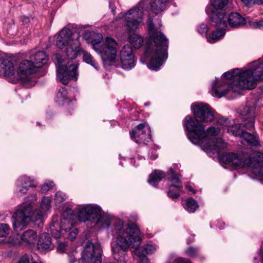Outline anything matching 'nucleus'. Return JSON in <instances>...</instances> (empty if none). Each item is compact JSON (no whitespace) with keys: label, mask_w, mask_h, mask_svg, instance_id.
Wrapping results in <instances>:
<instances>
[{"label":"nucleus","mask_w":263,"mask_h":263,"mask_svg":"<svg viewBox=\"0 0 263 263\" xmlns=\"http://www.w3.org/2000/svg\"><path fill=\"white\" fill-rule=\"evenodd\" d=\"M112 234L116 237V244L112 246L114 258L120 263L128 260L127 251L130 248L134 249V254L138 257H146V255L154 254L157 250L156 245L151 243L140 247L142 241L140 230L135 224H126L119 219L114 224Z\"/></svg>","instance_id":"nucleus-1"},{"label":"nucleus","mask_w":263,"mask_h":263,"mask_svg":"<svg viewBox=\"0 0 263 263\" xmlns=\"http://www.w3.org/2000/svg\"><path fill=\"white\" fill-rule=\"evenodd\" d=\"M183 125L188 131L187 136L190 141L200 145L203 151L217 153L219 149L223 147L222 141L214 137L221 133L220 127L215 124L205 130V127L201 123H195L190 116L185 117Z\"/></svg>","instance_id":"nucleus-2"},{"label":"nucleus","mask_w":263,"mask_h":263,"mask_svg":"<svg viewBox=\"0 0 263 263\" xmlns=\"http://www.w3.org/2000/svg\"><path fill=\"white\" fill-rule=\"evenodd\" d=\"M233 82L236 89H253L259 81H263L262 67H253L246 69L236 68L226 72Z\"/></svg>","instance_id":"nucleus-3"},{"label":"nucleus","mask_w":263,"mask_h":263,"mask_svg":"<svg viewBox=\"0 0 263 263\" xmlns=\"http://www.w3.org/2000/svg\"><path fill=\"white\" fill-rule=\"evenodd\" d=\"M221 159L235 167H252L256 175L263 176V153L256 152L250 156L242 154L226 153Z\"/></svg>","instance_id":"nucleus-4"},{"label":"nucleus","mask_w":263,"mask_h":263,"mask_svg":"<svg viewBox=\"0 0 263 263\" xmlns=\"http://www.w3.org/2000/svg\"><path fill=\"white\" fill-rule=\"evenodd\" d=\"M147 27L149 36L156 46L155 52L151 59L149 66H162L167 59L168 41L165 35L154 27L153 19L149 17Z\"/></svg>","instance_id":"nucleus-5"},{"label":"nucleus","mask_w":263,"mask_h":263,"mask_svg":"<svg viewBox=\"0 0 263 263\" xmlns=\"http://www.w3.org/2000/svg\"><path fill=\"white\" fill-rule=\"evenodd\" d=\"M37 199L36 194H30L24 198L23 203L17 206L12 216L15 231L22 230L31 220H34L35 215L33 212V206Z\"/></svg>","instance_id":"nucleus-6"},{"label":"nucleus","mask_w":263,"mask_h":263,"mask_svg":"<svg viewBox=\"0 0 263 263\" xmlns=\"http://www.w3.org/2000/svg\"><path fill=\"white\" fill-rule=\"evenodd\" d=\"M79 38L78 33H73L69 28H64L59 33L56 45L58 48H64L68 58L73 59L81 51Z\"/></svg>","instance_id":"nucleus-7"},{"label":"nucleus","mask_w":263,"mask_h":263,"mask_svg":"<svg viewBox=\"0 0 263 263\" xmlns=\"http://www.w3.org/2000/svg\"><path fill=\"white\" fill-rule=\"evenodd\" d=\"M78 217L80 221L90 222V227L100 224L102 228H108L111 223V218L107 215H102L101 208L95 205L87 204L78 211Z\"/></svg>","instance_id":"nucleus-8"},{"label":"nucleus","mask_w":263,"mask_h":263,"mask_svg":"<svg viewBox=\"0 0 263 263\" xmlns=\"http://www.w3.org/2000/svg\"><path fill=\"white\" fill-rule=\"evenodd\" d=\"M47 71L45 67H0V76H13L14 78L20 79L24 83L31 80L32 74L43 76Z\"/></svg>","instance_id":"nucleus-9"},{"label":"nucleus","mask_w":263,"mask_h":263,"mask_svg":"<svg viewBox=\"0 0 263 263\" xmlns=\"http://www.w3.org/2000/svg\"><path fill=\"white\" fill-rule=\"evenodd\" d=\"M148 0H141L137 6L133 7L126 13H120L119 18H124L126 26L129 31L137 30L143 24L144 11H147Z\"/></svg>","instance_id":"nucleus-10"},{"label":"nucleus","mask_w":263,"mask_h":263,"mask_svg":"<svg viewBox=\"0 0 263 263\" xmlns=\"http://www.w3.org/2000/svg\"><path fill=\"white\" fill-rule=\"evenodd\" d=\"M224 73L220 78H215L211 84L210 93L213 97L221 98L229 93L231 91L236 92V89L232 82V79Z\"/></svg>","instance_id":"nucleus-11"},{"label":"nucleus","mask_w":263,"mask_h":263,"mask_svg":"<svg viewBox=\"0 0 263 263\" xmlns=\"http://www.w3.org/2000/svg\"><path fill=\"white\" fill-rule=\"evenodd\" d=\"M92 45L93 49L100 54L103 61L113 62L115 60L118 44L115 39L106 37L105 43L102 46L95 41H92Z\"/></svg>","instance_id":"nucleus-12"},{"label":"nucleus","mask_w":263,"mask_h":263,"mask_svg":"<svg viewBox=\"0 0 263 263\" xmlns=\"http://www.w3.org/2000/svg\"><path fill=\"white\" fill-rule=\"evenodd\" d=\"M75 222V216L72 213V211L70 208L66 209L62 214V219L60 222V230H58V223L55 221H53L50 229L51 233L55 238H59L64 234L70 230Z\"/></svg>","instance_id":"nucleus-13"},{"label":"nucleus","mask_w":263,"mask_h":263,"mask_svg":"<svg viewBox=\"0 0 263 263\" xmlns=\"http://www.w3.org/2000/svg\"><path fill=\"white\" fill-rule=\"evenodd\" d=\"M191 108L197 123L210 122L214 120V111L208 104L202 102L195 103L192 104Z\"/></svg>","instance_id":"nucleus-14"},{"label":"nucleus","mask_w":263,"mask_h":263,"mask_svg":"<svg viewBox=\"0 0 263 263\" xmlns=\"http://www.w3.org/2000/svg\"><path fill=\"white\" fill-rule=\"evenodd\" d=\"M55 72L57 82L64 85L76 81L79 76L78 67H56Z\"/></svg>","instance_id":"nucleus-15"},{"label":"nucleus","mask_w":263,"mask_h":263,"mask_svg":"<svg viewBox=\"0 0 263 263\" xmlns=\"http://www.w3.org/2000/svg\"><path fill=\"white\" fill-rule=\"evenodd\" d=\"M130 135L131 138L136 142L145 143L151 139V129L145 124H140L137 125L136 130H133Z\"/></svg>","instance_id":"nucleus-16"},{"label":"nucleus","mask_w":263,"mask_h":263,"mask_svg":"<svg viewBox=\"0 0 263 263\" xmlns=\"http://www.w3.org/2000/svg\"><path fill=\"white\" fill-rule=\"evenodd\" d=\"M169 180L171 182V185L169 187L168 195L172 198H178L183 188L180 179L178 175L175 173L172 168L169 170Z\"/></svg>","instance_id":"nucleus-17"},{"label":"nucleus","mask_w":263,"mask_h":263,"mask_svg":"<svg viewBox=\"0 0 263 263\" xmlns=\"http://www.w3.org/2000/svg\"><path fill=\"white\" fill-rule=\"evenodd\" d=\"M209 16L213 26L220 29L227 27V17H225V10L212 9L209 13Z\"/></svg>","instance_id":"nucleus-18"},{"label":"nucleus","mask_w":263,"mask_h":263,"mask_svg":"<svg viewBox=\"0 0 263 263\" xmlns=\"http://www.w3.org/2000/svg\"><path fill=\"white\" fill-rule=\"evenodd\" d=\"M29 60H24L21 62L22 66H43L48 63L49 61L48 56L44 51H39L35 53L33 55L29 57Z\"/></svg>","instance_id":"nucleus-19"},{"label":"nucleus","mask_w":263,"mask_h":263,"mask_svg":"<svg viewBox=\"0 0 263 263\" xmlns=\"http://www.w3.org/2000/svg\"><path fill=\"white\" fill-rule=\"evenodd\" d=\"M122 66H132L136 64V60L130 46L125 45L120 51Z\"/></svg>","instance_id":"nucleus-20"},{"label":"nucleus","mask_w":263,"mask_h":263,"mask_svg":"<svg viewBox=\"0 0 263 263\" xmlns=\"http://www.w3.org/2000/svg\"><path fill=\"white\" fill-rule=\"evenodd\" d=\"M51 208L50 198L48 197H43L42 199L40 208L34 211V215H35L34 220L44 218L50 210Z\"/></svg>","instance_id":"nucleus-21"},{"label":"nucleus","mask_w":263,"mask_h":263,"mask_svg":"<svg viewBox=\"0 0 263 263\" xmlns=\"http://www.w3.org/2000/svg\"><path fill=\"white\" fill-rule=\"evenodd\" d=\"M227 24L232 28H239L243 26L246 20L241 15L237 12H232L227 18Z\"/></svg>","instance_id":"nucleus-22"},{"label":"nucleus","mask_w":263,"mask_h":263,"mask_svg":"<svg viewBox=\"0 0 263 263\" xmlns=\"http://www.w3.org/2000/svg\"><path fill=\"white\" fill-rule=\"evenodd\" d=\"M147 11L151 9L156 14H158L165 9L168 0H148Z\"/></svg>","instance_id":"nucleus-23"},{"label":"nucleus","mask_w":263,"mask_h":263,"mask_svg":"<svg viewBox=\"0 0 263 263\" xmlns=\"http://www.w3.org/2000/svg\"><path fill=\"white\" fill-rule=\"evenodd\" d=\"M37 247L42 251L50 249L51 247V238L50 235L47 233L42 234L39 238Z\"/></svg>","instance_id":"nucleus-24"},{"label":"nucleus","mask_w":263,"mask_h":263,"mask_svg":"<svg viewBox=\"0 0 263 263\" xmlns=\"http://www.w3.org/2000/svg\"><path fill=\"white\" fill-rule=\"evenodd\" d=\"M241 138L242 140L246 141L248 144L251 146L256 147H260L261 146L259 137L256 134H250L244 132L241 134Z\"/></svg>","instance_id":"nucleus-25"},{"label":"nucleus","mask_w":263,"mask_h":263,"mask_svg":"<svg viewBox=\"0 0 263 263\" xmlns=\"http://www.w3.org/2000/svg\"><path fill=\"white\" fill-rule=\"evenodd\" d=\"M37 237V233L32 230H28L21 236V240L27 244H34Z\"/></svg>","instance_id":"nucleus-26"},{"label":"nucleus","mask_w":263,"mask_h":263,"mask_svg":"<svg viewBox=\"0 0 263 263\" xmlns=\"http://www.w3.org/2000/svg\"><path fill=\"white\" fill-rule=\"evenodd\" d=\"M225 33V29L217 28L215 31H213L206 37L207 41L211 44L214 43L223 37Z\"/></svg>","instance_id":"nucleus-27"},{"label":"nucleus","mask_w":263,"mask_h":263,"mask_svg":"<svg viewBox=\"0 0 263 263\" xmlns=\"http://www.w3.org/2000/svg\"><path fill=\"white\" fill-rule=\"evenodd\" d=\"M16 181L28 189L31 187H36L37 185V183L35 180L26 175L21 176Z\"/></svg>","instance_id":"nucleus-28"},{"label":"nucleus","mask_w":263,"mask_h":263,"mask_svg":"<svg viewBox=\"0 0 263 263\" xmlns=\"http://www.w3.org/2000/svg\"><path fill=\"white\" fill-rule=\"evenodd\" d=\"M165 177L164 173L161 171H155L153 172L149 177L148 182L153 186H155L156 183L159 182Z\"/></svg>","instance_id":"nucleus-29"},{"label":"nucleus","mask_w":263,"mask_h":263,"mask_svg":"<svg viewBox=\"0 0 263 263\" xmlns=\"http://www.w3.org/2000/svg\"><path fill=\"white\" fill-rule=\"evenodd\" d=\"M129 41L136 49L140 48L143 42L142 37L136 33L129 34Z\"/></svg>","instance_id":"nucleus-30"},{"label":"nucleus","mask_w":263,"mask_h":263,"mask_svg":"<svg viewBox=\"0 0 263 263\" xmlns=\"http://www.w3.org/2000/svg\"><path fill=\"white\" fill-rule=\"evenodd\" d=\"M17 60L16 56L8 57L5 55L0 57V66H14Z\"/></svg>","instance_id":"nucleus-31"},{"label":"nucleus","mask_w":263,"mask_h":263,"mask_svg":"<svg viewBox=\"0 0 263 263\" xmlns=\"http://www.w3.org/2000/svg\"><path fill=\"white\" fill-rule=\"evenodd\" d=\"M229 0H210L212 9L225 10L224 8L228 5Z\"/></svg>","instance_id":"nucleus-32"},{"label":"nucleus","mask_w":263,"mask_h":263,"mask_svg":"<svg viewBox=\"0 0 263 263\" xmlns=\"http://www.w3.org/2000/svg\"><path fill=\"white\" fill-rule=\"evenodd\" d=\"M183 206L186 211L191 213L195 212L198 206L196 201L193 198L187 199Z\"/></svg>","instance_id":"nucleus-33"},{"label":"nucleus","mask_w":263,"mask_h":263,"mask_svg":"<svg viewBox=\"0 0 263 263\" xmlns=\"http://www.w3.org/2000/svg\"><path fill=\"white\" fill-rule=\"evenodd\" d=\"M67 92L64 88H61L57 95L56 102L60 105H63L67 100Z\"/></svg>","instance_id":"nucleus-34"},{"label":"nucleus","mask_w":263,"mask_h":263,"mask_svg":"<svg viewBox=\"0 0 263 263\" xmlns=\"http://www.w3.org/2000/svg\"><path fill=\"white\" fill-rule=\"evenodd\" d=\"M241 125H242L241 124H235L231 126H229L227 128V132L228 133H232L233 135L239 136L241 137L242 133L245 132L240 129Z\"/></svg>","instance_id":"nucleus-35"},{"label":"nucleus","mask_w":263,"mask_h":263,"mask_svg":"<svg viewBox=\"0 0 263 263\" xmlns=\"http://www.w3.org/2000/svg\"><path fill=\"white\" fill-rule=\"evenodd\" d=\"M83 59L85 63L90 66H95L98 64L96 60L93 59V57L89 53L84 52L83 53Z\"/></svg>","instance_id":"nucleus-36"},{"label":"nucleus","mask_w":263,"mask_h":263,"mask_svg":"<svg viewBox=\"0 0 263 263\" xmlns=\"http://www.w3.org/2000/svg\"><path fill=\"white\" fill-rule=\"evenodd\" d=\"M52 59L56 66H66L65 58H63L59 53H55L53 55Z\"/></svg>","instance_id":"nucleus-37"},{"label":"nucleus","mask_w":263,"mask_h":263,"mask_svg":"<svg viewBox=\"0 0 263 263\" xmlns=\"http://www.w3.org/2000/svg\"><path fill=\"white\" fill-rule=\"evenodd\" d=\"M166 263H189L182 258L178 257L176 254H172L168 257Z\"/></svg>","instance_id":"nucleus-38"},{"label":"nucleus","mask_w":263,"mask_h":263,"mask_svg":"<svg viewBox=\"0 0 263 263\" xmlns=\"http://www.w3.org/2000/svg\"><path fill=\"white\" fill-rule=\"evenodd\" d=\"M10 229L7 224H0V237H5L10 233Z\"/></svg>","instance_id":"nucleus-39"},{"label":"nucleus","mask_w":263,"mask_h":263,"mask_svg":"<svg viewBox=\"0 0 263 263\" xmlns=\"http://www.w3.org/2000/svg\"><path fill=\"white\" fill-rule=\"evenodd\" d=\"M35 253L25 254L20 259L18 263H31Z\"/></svg>","instance_id":"nucleus-40"},{"label":"nucleus","mask_w":263,"mask_h":263,"mask_svg":"<svg viewBox=\"0 0 263 263\" xmlns=\"http://www.w3.org/2000/svg\"><path fill=\"white\" fill-rule=\"evenodd\" d=\"M28 190V188L21 185L20 183H18V182L16 181V194L17 196H23L27 193Z\"/></svg>","instance_id":"nucleus-41"},{"label":"nucleus","mask_w":263,"mask_h":263,"mask_svg":"<svg viewBox=\"0 0 263 263\" xmlns=\"http://www.w3.org/2000/svg\"><path fill=\"white\" fill-rule=\"evenodd\" d=\"M54 186L53 181H49L45 182L41 186V192L43 194L47 193Z\"/></svg>","instance_id":"nucleus-42"},{"label":"nucleus","mask_w":263,"mask_h":263,"mask_svg":"<svg viewBox=\"0 0 263 263\" xmlns=\"http://www.w3.org/2000/svg\"><path fill=\"white\" fill-rule=\"evenodd\" d=\"M230 121L223 117L220 118L216 122V125L218 126L221 128V130L224 127H229Z\"/></svg>","instance_id":"nucleus-43"},{"label":"nucleus","mask_w":263,"mask_h":263,"mask_svg":"<svg viewBox=\"0 0 263 263\" xmlns=\"http://www.w3.org/2000/svg\"><path fill=\"white\" fill-rule=\"evenodd\" d=\"M241 125L247 129L251 130V129H253L254 127V120L253 119L244 120Z\"/></svg>","instance_id":"nucleus-44"},{"label":"nucleus","mask_w":263,"mask_h":263,"mask_svg":"<svg viewBox=\"0 0 263 263\" xmlns=\"http://www.w3.org/2000/svg\"><path fill=\"white\" fill-rule=\"evenodd\" d=\"M65 199L66 196L63 193L60 191L57 192L56 193L54 198L55 202L56 204L61 203L64 201H65Z\"/></svg>","instance_id":"nucleus-45"},{"label":"nucleus","mask_w":263,"mask_h":263,"mask_svg":"<svg viewBox=\"0 0 263 263\" xmlns=\"http://www.w3.org/2000/svg\"><path fill=\"white\" fill-rule=\"evenodd\" d=\"M198 253L197 248H194L193 247H189L185 251V253L187 255L191 257L196 256Z\"/></svg>","instance_id":"nucleus-46"},{"label":"nucleus","mask_w":263,"mask_h":263,"mask_svg":"<svg viewBox=\"0 0 263 263\" xmlns=\"http://www.w3.org/2000/svg\"><path fill=\"white\" fill-rule=\"evenodd\" d=\"M19 236L18 235L10 236L7 241H5V243H8L12 245H16L20 242L18 239Z\"/></svg>","instance_id":"nucleus-47"},{"label":"nucleus","mask_w":263,"mask_h":263,"mask_svg":"<svg viewBox=\"0 0 263 263\" xmlns=\"http://www.w3.org/2000/svg\"><path fill=\"white\" fill-rule=\"evenodd\" d=\"M250 25L253 28L263 30V20L259 22H251Z\"/></svg>","instance_id":"nucleus-48"},{"label":"nucleus","mask_w":263,"mask_h":263,"mask_svg":"<svg viewBox=\"0 0 263 263\" xmlns=\"http://www.w3.org/2000/svg\"><path fill=\"white\" fill-rule=\"evenodd\" d=\"M209 30V28L206 24H201L198 28V32L202 35H206Z\"/></svg>","instance_id":"nucleus-49"},{"label":"nucleus","mask_w":263,"mask_h":263,"mask_svg":"<svg viewBox=\"0 0 263 263\" xmlns=\"http://www.w3.org/2000/svg\"><path fill=\"white\" fill-rule=\"evenodd\" d=\"M78 233V230L77 229H74L72 231H71L68 235V238L71 240H73L76 238Z\"/></svg>","instance_id":"nucleus-50"},{"label":"nucleus","mask_w":263,"mask_h":263,"mask_svg":"<svg viewBox=\"0 0 263 263\" xmlns=\"http://www.w3.org/2000/svg\"><path fill=\"white\" fill-rule=\"evenodd\" d=\"M150 52H151V49L149 47H148L146 49V50L144 54L143 57L141 58V61H142V64H144L146 63L145 61L146 60V59L148 58V57L150 54Z\"/></svg>","instance_id":"nucleus-51"},{"label":"nucleus","mask_w":263,"mask_h":263,"mask_svg":"<svg viewBox=\"0 0 263 263\" xmlns=\"http://www.w3.org/2000/svg\"><path fill=\"white\" fill-rule=\"evenodd\" d=\"M241 2L247 7H251L254 5L252 0H241Z\"/></svg>","instance_id":"nucleus-52"},{"label":"nucleus","mask_w":263,"mask_h":263,"mask_svg":"<svg viewBox=\"0 0 263 263\" xmlns=\"http://www.w3.org/2000/svg\"><path fill=\"white\" fill-rule=\"evenodd\" d=\"M66 245L65 243L60 242L59 244L58 250L60 252H63L64 251L65 248L66 247Z\"/></svg>","instance_id":"nucleus-53"},{"label":"nucleus","mask_w":263,"mask_h":263,"mask_svg":"<svg viewBox=\"0 0 263 263\" xmlns=\"http://www.w3.org/2000/svg\"><path fill=\"white\" fill-rule=\"evenodd\" d=\"M140 260L138 263H151L147 257H139Z\"/></svg>","instance_id":"nucleus-54"},{"label":"nucleus","mask_w":263,"mask_h":263,"mask_svg":"<svg viewBox=\"0 0 263 263\" xmlns=\"http://www.w3.org/2000/svg\"><path fill=\"white\" fill-rule=\"evenodd\" d=\"M31 263H42L39 259L38 256L36 254H34V257L31 261Z\"/></svg>","instance_id":"nucleus-55"},{"label":"nucleus","mask_w":263,"mask_h":263,"mask_svg":"<svg viewBox=\"0 0 263 263\" xmlns=\"http://www.w3.org/2000/svg\"><path fill=\"white\" fill-rule=\"evenodd\" d=\"M30 21V18L28 16H23L22 17V21L24 24L29 23Z\"/></svg>","instance_id":"nucleus-56"},{"label":"nucleus","mask_w":263,"mask_h":263,"mask_svg":"<svg viewBox=\"0 0 263 263\" xmlns=\"http://www.w3.org/2000/svg\"><path fill=\"white\" fill-rule=\"evenodd\" d=\"M91 35V32H89V31H86L84 34H83V38L85 39V40H88L89 37V36H90Z\"/></svg>","instance_id":"nucleus-57"},{"label":"nucleus","mask_w":263,"mask_h":263,"mask_svg":"<svg viewBox=\"0 0 263 263\" xmlns=\"http://www.w3.org/2000/svg\"><path fill=\"white\" fill-rule=\"evenodd\" d=\"M253 5H262L263 4V0H252Z\"/></svg>","instance_id":"nucleus-58"},{"label":"nucleus","mask_w":263,"mask_h":263,"mask_svg":"<svg viewBox=\"0 0 263 263\" xmlns=\"http://www.w3.org/2000/svg\"><path fill=\"white\" fill-rule=\"evenodd\" d=\"M186 188L190 192H192L193 193H196V192L194 191L193 188L190 185H186Z\"/></svg>","instance_id":"nucleus-59"},{"label":"nucleus","mask_w":263,"mask_h":263,"mask_svg":"<svg viewBox=\"0 0 263 263\" xmlns=\"http://www.w3.org/2000/svg\"><path fill=\"white\" fill-rule=\"evenodd\" d=\"M149 69L152 71H158L160 70V67H148Z\"/></svg>","instance_id":"nucleus-60"},{"label":"nucleus","mask_w":263,"mask_h":263,"mask_svg":"<svg viewBox=\"0 0 263 263\" xmlns=\"http://www.w3.org/2000/svg\"><path fill=\"white\" fill-rule=\"evenodd\" d=\"M109 7L111 9L112 13L114 14L115 12V6L111 3H109Z\"/></svg>","instance_id":"nucleus-61"},{"label":"nucleus","mask_w":263,"mask_h":263,"mask_svg":"<svg viewBox=\"0 0 263 263\" xmlns=\"http://www.w3.org/2000/svg\"><path fill=\"white\" fill-rule=\"evenodd\" d=\"M131 67H128V66H126V67H123V68L125 69V70H129L131 69Z\"/></svg>","instance_id":"nucleus-62"},{"label":"nucleus","mask_w":263,"mask_h":263,"mask_svg":"<svg viewBox=\"0 0 263 263\" xmlns=\"http://www.w3.org/2000/svg\"><path fill=\"white\" fill-rule=\"evenodd\" d=\"M64 226H65V228H67V224H65Z\"/></svg>","instance_id":"nucleus-63"},{"label":"nucleus","mask_w":263,"mask_h":263,"mask_svg":"<svg viewBox=\"0 0 263 263\" xmlns=\"http://www.w3.org/2000/svg\"><path fill=\"white\" fill-rule=\"evenodd\" d=\"M69 66H74V65L73 64H70Z\"/></svg>","instance_id":"nucleus-64"}]
</instances>
